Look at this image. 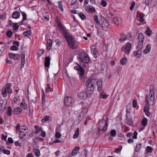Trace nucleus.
Returning <instances> with one entry per match:
<instances>
[{
  "mask_svg": "<svg viewBox=\"0 0 157 157\" xmlns=\"http://www.w3.org/2000/svg\"><path fill=\"white\" fill-rule=\"evenodd\" d=\"M96 81V79L95 78H89L86 81L87 87L85 91L79 93L78 94V97L81 99H84L92 95L97 87Z\"/></svg>",
  "mask_w": 157,
  "mask_h": 157,
  "instance_id": "obj_1",
  "label": "nucleus"
},
{
  "mask_svg": "<svg viewBox=\"0 0 157 157\" xmlns=\"http://www.w3.org/2000/svg\"><path fill=\"white\" fill-rule=\"evenodd\" d=\"M81 65L84 67H86L90 60L88 55L84 52H81L79 56Z\"/></svg>",
  "mask_w": 157,
  "mask_h": 157,
  "instance_id": "obj_2",
  "label": "nucleus"
},
{
  "mask_svg": "<svg viewBox=\"0 0 157 157\" xmlns=\"http://www.w3.org/2000/svg\"><path fill=\"white\" fill-rule=\"evenodd\" d=\"M108 120L106 117H104L101 123L99 124L98 134L99 135L103 134L105 132L107 128Z\"/></svg>",
  "mask_w": 157,
  "mask_h": 157,
  "instance_id": "obj_3",
  "label": "nucleus"
},
{
  "mask_svg": "<svg viewBox=\"0 0 157 157\" xmlns=\"http://www.w3.org/2000/svg\"><path fill=\"white\" fill-rule=\"evenodd\" d=\"M65 38L68 43L69 47L72 49H75L78 43L76 42L75 39L71 35H66Z\"/></svg>",
  "mask_w": 157,
  "mask_h": 157,
  "instance_id": "obj_4",
  "label": "nucleus"
},
{
  "mask_svg": "<svg viewBox=\"0 0 157 157\" xmlns=\"http://www.w3.org/2000/svg\"><path fill=\"white\" fill-rule=\"evenodd\" d=\"M97 82V86L98 90L100 93V95L99 96L100 98H106L107 97V95L106 94H103L102 93V82L101 79H99L97 80L96 79Z\"/></svg>",
  "mask_w": 157,
  "mask_h": 157,
  "instance_id": "obj_5",
  "label": "nucleus"
},
{
  "mask_svg": "<svg viewBox=\"0 0 157 157\" xmlns=\"http://www.w3.org/2000/svg\"><path fill=\"white\" fill-rule=\"evenodd\" d=\"M155 97L154 96V93L151 91L149 95H146L145 98L146 103L150 105H152L154 104Z\"/></svg>",
  "mask_w": 157,
  "mask_h": 157,
  "instance_id": "obj_6",
  "label": "nucleus"
},
{
  "mask_svg": "<svg viewBox=\"0 0 157 157\" xmlns=\"http://www.w3.org/2000/svg\"><path fill=\"white\" fill-rule=\"evenodd\" d=\"M132 45L128 42L123 46L121 48L122 52H124L127 55H128L131 49Z\"/></svg>",
  "mask_w": 157,
  "mask_h": 157,
  "instance_id": "obj_7",
  "label": "nucleus"
},
{
  "mask_svg": "<svg viewBox=\"0 0 157 157\" xmlns=\"http://www.w3.org/2000/svg\"><path fill=\"white\" fill-rule=\"evenodd\" d=\"M100 25L103 30L108 28L109 25V22L104 18L102 19L100 21Z\"/></svg>",
  "mask_w": 157,
  "mask_h": 157,
  "instance_id": "obj_8",
  "label": "nucleus"
},
{
  "mask_svg": "<svg viewBox=\"0 0 157 157\" xmlns=\"http://www.w3.org/2000/svg\"><path fill=\"white\" fill-rule=\"evenodd\" d=\"M74 99L70 97H67L64 98V102L66 106H69L74 103Z\"/></svg>",
  "mask_w": 157,
  "mask_h": 157,
  "instance_id": "obj_9",
  "label": "nucleus"
},
{
  "mask_svg": "<svg viewBox=\"0 0 157 157\" xmlns=\"http://www.w3.org/2000/svg\"><path fill=\"white\" fill-rule=\"evenodd\" d=\"M74 69L78 71V73L80 76H83L84 73V70L83 68L80 66L75 67Z\"/></svg>",
  "mask_w": 157,
  "mask_h": 157,
  "instance_id": "obj_10",
  "label": "nucleus"
},
{
  "mask_svg": "<svg viewBox=\"0 0 157 157\" xmlns=\"http://www.w3.org/2000/svg\"><path fill=\"white\" fill-rule=\"evenodd\" d=\"M25 53L24 51L22 52L21 56V66L23 67L25 63Z\"/></svg>",
  "mask_w": 157,
  "mask_h": 157,
  "instance_id": "obj_11",
  "label": "nucleus"
},
{
  "mask_svg": "<svg viewBox=\"0 0 157 157\" xmlns=\"http://www.w3.org/2000/svg\"><path fill=\"white\" fill-rule=\"evenodd\" d=\"M85 10L86 12L90 13L94 12L95 11V8L91 6H89L86 7Z\"/></svg>",
  "mask_w": 157,
  "mask_h": 157,
  "instance_id": "obj_12",
  "label": "nucleus"
},
{
  "mask_svg": "<svg viewBox=\"0 0 157 157\" xmlns=\"http://www.w3.org/2000/svg\"><path fill=\"white\" fill-rule=\"evenodd\" d=\"M9 56L10 58H12L14 59L18 60L20 57V55L14 53H9Z\"/></svg>",
  "mask_w": 157,
  "mask_h": 157,
  "instance_id": "obj_13",
  "label": "nucleus"
},
{
  "mask_svg": "<svg viewBox=\"0 0 157 157\" xmlns=\"http://www.w3.org/2000/svg\"><path fill=\"white\" fill-rule=\"evenodd\" d=\"M113 21L114 24L118 25L120 23L122 22V21L120 18L118 17H115L113 18Z\"/></svg>",
  "mask_w": 157,
  "mask_h": 157,
  "instance_id": "obj_14",
  "label": "nucleus"
},
{
  "mask_svg": "<svg viewBox=\"0 0 157 157\" xmlns=\"http://www.w3.org/2000/svg\"><path fill=\"white\" fill-rule=\"evenodd\" d=\"M22 111V109L20 107H16L14 108L13 110V113L15 114H18L21 113Z\"/></svg>",
  "mask_w": 157,
  "mask_h": 157,
  "instance_id": "obj_15",
  "label": "nucleus"
},
{
  "mask_svg": "<svg viewBox=\"0 0 157 157\" xmlns=\"http://www.w3.org/2000/svg\"><path fill=\"white\" fill-rule=\"evenodd\" d=\"M9 21L10 22L9 23V25L10 26H12L14 29L17 30L18 29L19 26L18 25L17 23H14L10 21Z\"/></svg>",
  "mask_w": 157,
  "mask_h": 157,
  "instance_id": "obj_16",
  "label": "nucleus"
},
{
  "mask_svg": "<svg viewBox=\"0 0 157 157\" xmlns=\"http://www.w3.org/2000/svg\"><path fill=\"white\" fill-rule=\"evenodd\" d=\"M50 58L49 57H46L45 58L44 66L46 67H48L50 64Z\"/></svg>",
  "mask_w": 157,
  "mask_h": 157,
  "instance_id": "obj_17",
  "label": "nucleus"
},
{
  "mask_svg": "<svg viewBox=\"0 0 157 157\" xmlns=\"http://www.w3.org/2000/svg\"><path fill=\"white\" fill-rule=\"evenodd\" d=\"M80 149V148L79 147H76L75 148L73 149L72 152V155L73 156H75L76 155L78 151H79Z\"/></svg>",
  "mask_w": 157,
  "mask_h": 157,
  "instance_id": "obj_18",
  "label": "nucleus"
},
{
  "mask_svg": "<svg viewBox=\"0 0 157 157\" xmlns=\"http://www.w3.org/2000/svg\"><path fill=\"white\" fill-rule=\"evenodd\" d=\"M141 51L137 50L134 51L133 53V55L138 58H140L141 56Z\"/></svg>",
  "mask_w": 157,
  "mask_h": 157,
  "instance_id": "obj_19",
  "label": "nucleus"
},
{
  "mask_svg": "<svg viewBox=\"0 0 157 157\" xmlns=\"http://www.w3.org/2000/svg\"><path fill=\"white\" fill-rule=\"evenodd\" d=\"M20 16V13L18 11H15L12 14V17L15 19L19 18Z\"/></svg>",
  "mask_w": 157,
  "mask_h": 157,
  "instance_id": "obj_20",
  "label": "nucleus"
},
{
  "mask_svg": "<svg viewBox=\"0 0 157 157\" xmlns=\"http://www.w3.org/2000/svg\"><path fill=\"white\" fill-rule=\"evenodd\" d=\"M127 39V36L124 34H121L120 35V38L119 40V41L120 42H123Z\"/></svg>",
  "mask_w": 157,
  "mask_h": 157,
  "instance_id": "obj_21",
  "label": "nucleus"
},
{
  "mask_svg": "<svg viewBox=\"0 0 157 157\" xmlns=\"http://www.w3.org/2000/svg\"><path fill=\"white\" fill-rule=\"evenodd\" d=\"M20 106L25 110L27 108V105L25 104L24 99H22V102L20 104Z\"/></svg>",
  "mask_w": 157,
  "mask_h": 157,
  "instance_id": "obj_22",
  "label": "nucleus"
},
{
  "mask_svg": "<svg viewBox=\"0 0 157 157\" xmlns=\"http://www.w3.org/2000/svg\"><path fill=\"white\" fill-rule=\"evenodd\" d=\"M5 104L2 101H0V110L2 111H4L6 109V107L5 106Z\"/></svg>",
  "mask_w": 157,
  "mask_h": 157,
  "instance_id": "obj_23",
  "label": "nucleus"
},
{
  "mask_svg": "<svg viewBox=\"0 0 157 157\" xmlns=\"http://www.w3.org/2000/svg\"><path fill=\"white\" fill-rule=\"evenodd\" d=\"M151 48V46L149 45H147L143 51V53L144 54H147L148 53L150 52Z\"/></svg>",
  "mask_w": 157,
  "mask_h": 157,
  "instance_id": "obj_24",
  "label": "nucleus"
},
{
  "mask_svg": "<svg viewBox=\"0 0 157 157\" xmlns=\"http://www.w3.org/2000/svg\"><path fill=\"white\" fill-rule=\"evenodd\" d=\"M138 38L139 42H143L144 40V37L143 34L141 33H139Z\"/></svg>",
  "mask_w": 157,
  "mask_h": 157,
  "instance_id": "obj_25",
  "label": "nucleus"
},
{
  "mask_svg": "<svg viewBox=\"0 0 157 157\" xmlns=\"http://www.w3.org/2000/svg\"><path fill=\"white\" fill-rule=\"evenodd\" d=\"M143 42H138L136 47V49L137 50L141 51V50L143 47Z\"/></svg>",
  "mask_w": 157,
  "mask_h": 157,
  "instance_id": "obj_26",
  "label": "nucleus"
},
{
  "mask_svg": "<svg viewBox=\"0 0 157 157\" xmlns=\"http://www.w3.org/2000/svg\"><path fill=\"white\" fill-rule=\"evenodd\" d=\"M52 45V42L51 39L48 40H47V48L48 50L51 49Z\"/></svg>",
  "mask_w": 157,
  "mask_h": 157,
  "instance_id": "obj_27",
  "label": "nucleus"
},
{
  "mask_svg": "<svg viewBox=\"0 0 157 157\" xmlns=\"http://www.w3.org/2000/svg\"><path fill=\"white\" fill-rule=\"evenodd\" d=\"M144 112L145 113V115L147 117L150 115V113L149 112L148 109L147 107L145 106L144 108Z\"/></svg>",
  "mask_w": 157,
  "mask_h": 157,
  "instance_id": "obj_28",
  "label": "nucleus"
},
{
  "mask_svg": "<svg viewBox=\"0 0 157 157\" xmlns=\"http://www.w3.org/2000/svg\"><path fill=\"white\" fill-rule=\"evenodd\" d=\"M127 60V58L124 57L122 58L120 61L121 64L123 65H125L126 64Z\"/></svg>",
  "mask_w": 157,
  "mask_h": 157,
  "instance_id": "obj_29",
  "label": "nucleus"
},
{
  "mask_svg": "<svg viewBox=\"0 0 157 157\" xmlns=\"http://www.w3.org/2000/svg\"><path fill=\"white\" fill-rule=\"evenodd\" d=\"M32 34V32L31 30H28L26 31L23 33L24 35L28 37H29V36L31 35Z\"/></svg>",
  "mask_w": 157,
  "mask_h": 157,
  "instance_id": "obj_30",
  "label": "nucleus"
},
{
  "mask_svg": "<svg viewBox=\"0 0 157 157\" xmlns=\"http://www.w3.org/2000/svg\"><path fill=\"white\" fill-rule=\"evenodd\" d=\"M35 128L36 129V130L35 131L34 133L36 134H38L40 131H42V128L39 127L38 125H36L35 126Z\"/></svg>",
  "mask_w": 157,
  "mask_h": 157,
  "instance_id": "obj_31",
  "label": "nucleus"
},
{
  "mask_svg": "<svg viewBox=\"0 0 157 157\" xmlns=\"http://www.w3.org/2000/svg\"><path fill=\"white\" fill-rule=\"evenodd\" d=\"M79 135V129L78 128H77L76 130L75 131V133L74 134L73 137L74 139L77 138Z\"/></svg>",
  "mask_w": 157,
  "mask_h": 157,
  "instance_id": "obj_32",
  "label": "nucleus"
},
{
  "mask_svg": "<svg viewBox=\"0 0 157 157\" xmlns=\"http://www.w3.org/2000/svg\"><path fill=\"white\" fill-rule=\"evenodd\" d=\"M148 120L146 117H144L142 121V124L144 126H145L147 124Z\"/></svg>",
  "mask_w": 157,
  "mask_h": 157,
  "instance_id": "obj_33",
  "label": "nucleus"
},
{
  "mask_svg": "<svg viewBox=\"0 0 157 157\" xmlns=\"http://www.w3.org/2000/svg\"><path fill=\"white\" fill-rule=\"evenodd\" d=\"M92 49H93L92 48L91 53H92V55H93L94 57V58H96V57H97V49L96 48H93V50Z\"/></svg>",
  "mask_w": 157,
  "mask_h": 157,
  "instance_id": "obj_34",
  "label": "nucleus"
},
{
  "mask_svg": "<svg viewBox=\"0 0 157 157\" xmlns=\"http://www.w3.org/2000/svg\"><path fill=\"white\" fill-rule=\"evenodd\" d=\"M145 33L148 36H150L152 34V31L149 27L147 28V30L145 31Z\"/></svg>",
  "mask_w": 157,
  "mask_h": 157,
  "instance_id": "obj_35",
  "label": "nucleus"
},
{
  "mask_svg": "<svg viewBox=\"0 0 157 157\" xmlns=\"http://www.w3.org/2000/svg\"><path fill=\"white\" fill-rule=\"evenodd\" d=\"M12 109L11 106H9L7 112V114L8 116H11L12 114Z\"/></svg>",
  "mask_w": 157,
  "mask_h": 157,
  "instance_id": "obj_36",
  "label": "nucleus"
},
{
  "mask_svg": "<svg viewBox=\"0 0 157 157\" xmlns=\"http://www.w3.org/2000/svg\"><path fill=\"white\" fill-rule=\"evenodd\" d=\"M78 15L80 18L84 20L86 19V17L85 15L82 13H78Z\"/></svg>",
  "mask_w": 157,
  "mask_h": 157,
  "instance_id": "obj_37",
  "label": "nucleus"
},
{
  "mask_svg": "<svg viewBox=\"0 0 157 157\" xmlns=\"http://www.w3.org/2000/svg\"><path fill=\"white\" fill-rule=\"evenodd\" d=\"M141 144L140 143L139 144H137L136 145V147L135 148L136 151L138 152L140 150V147H141Z\"/></svg>",
  "mask_w": 157,
  "mask_h": 157,
  "instance_id": "obj_38",
  "label": "nucleus"
},
{
  "mask_svg": "<svg viewBox=\"0 0 157 157\" xmlns=\"http://www.w3.org/2000/svg\"><path fill=\"white\" fill-rule=\"evenodd\" d=\"M19 132L20 133V139H22L24 137H25L26 136L27 133L24 134L23 133V131H19Z\"/></svg>",
  "mask_w": 157,
  "mask_h": 157,
  "instance_id": "obj_39",
  "label": "nucleus"
},
{
  "mask_svg": "<svg viewBox=\"0 0 157 157\" xmlns=\"http://www.w3.org/2000/svg\"><path fill=\"white\" fill-rule=\"evenodd\" d=\"M35 155L37 157H39L40 155V151L39 149H36L35 150Z\"/></svg>",
  "mask_w": 157,
  "mask_h": 157,
  "instance_id": "obj_40",
  "label": "nucleus"
},
{
  "mask_svg": "<svg viewBox=\"0 0 157 157\" xmlns=\"http://www.w3.org/2000/svg\"><path fill=\"white\" fill-rule=\"evenodd\" d=\"M12 84L11 83H7L4 89H6V90L7 91L10 88Z\"/></svg>",
  "mask_w": 157,
  "mask_h": 157,
  "instance_id": "obj_41",
  "label": "nucleus"
},
{
  "mask_svg": "<svg viewBox=\"0 0 157 157\" xmlns=\"http://www.w3.org/2000/svg\"><path fill=\"white\" fill-rule=\"evenodd\" d=\"M143 14L140 13L139 15V17H140L139 21L141 22H143L144 21V19L143 18Z\"/></svg>",
  "mask_w": 157,
  "mask_h": 157,
  "instance_id": "obj_42",
  "label": "nucleus"
},
{
  "mask_svg": "<svg viewBox=\"0 0 157 157\" xmlns=\"http://www.w3.org/2000/svg\"><path fill=\"white\" fill-rule=\"evenodd\" d=\"M21 13L22 14V16H23V20L25 21L27 19L26 17L27 15L26 14L23 12H21Z\"/></svg>",
  "mask_w": 157,
  "mask_h": 157,
  "instance_id": "obj_43",
  "label": "nucleus"
},
{
  "mask_svg": "<svg viewBox=\"0 0 157 157\" xmlns=\"http://www.w3.org/2000/svg\"><path fill=\"white\" fill-rule=\"evenodd\" d=\"M58 4L59 5L58 7L62 11H63V10L62 7V2L61 1H59L58 2Z\"/></svg>",
  "mask_w": 157,
  "mask_h": 157,
  "instance_id": "obj_44",
  "label": "nucleus"
},
{
  "mask_svg": "<svg viewBox=\"0 0 157 157\" xmlns=\"http://www.w3.org/2000/svg\"><path fill=\"white\" fill-rule=\"evenodd\" d=\"M94 20L99 25L100 24V22L98 20V16L96 15H95L94 16Z\"/></svg>",
  "mask_w": 157,
  "mask_h": 157,
  "instance_id": "obj_45",
  "label": "nucleus"
},
{
  "mask_svg": "<svg viewBox=\"0 0 157 157\" xmlns=\"http://www.w3.org/2000/svg\"><path fill=\"white\" fill-rule=\"evenodd\" d=\"M10 49L13 51H17L18 50V48L16 47L15 45H13L11 47Z\"/></svg>",
  "mask_w": 157,
  "mask_h": 157,
  "instance_id": "obj_46",
  "label": "nucleus"
},
{
  "mask_svg": "<svg viewBox=\"0 0 157 157\" xmlns=\"http://www.w3.org/2000/svg\"><path fill=\"white\" fill-rule=\"evenodd\" d=\"M116 132L114 129H113L111 130L110 132V135L112 137H114L116 135Z\"/></svg>",
  "mask_w": 157,
  "mask_h": 157,
  "instance_id": "obj_47",
  "label": "nucleus"
},
{
  "mask_svg": "<svg viewBox=\"0 0 157 157\" xmlns=\"http://www.w3.org/2000/svg\"><path fill=\"white\" fill-rule=\"evenodd\" d=\"M12 33L11 31L9 30L7 31L6 33V36L9 37H10L12 36Z\"/></svg>",
  "mask_w": 157,
  "mask_h": 157,
  "instance_id": "obj_48",
  "label": "nucleus"
},
{
  "mask_svg": "<svg viewBox=\"0 0 157 157\" xmlns=\"http://www.w3.org/2000/svg\"><path fill=\"white\" fill-rule=\"evenodd\" d=\"M7 91L6 89H4L2 91V93L3 96L4 97H6L7 95Z\"/></svg>",
  "mask_w": 157,
  "mask_h": 157,
  "instance_id": "obj_49",
  "label": "nucleus"
},
{
  "mask_svg": "<svg viewBox=\"0 0 157 157\" xmlns=\"http://www.w3.org/2000/svg\"><path fill=\"white\" fill-rule=\"evenodd\" d=\"M43 16L44 18L47 21L49 20V15L48 13H45L44 14Z\"/></svg>",
  "mask_w": 157,
  "mask_h": 157,
  "instance_id": "obj_50",
  "label": "nucleus"
},
{
  "mask_svg": "<svg viewBox=\"0 0 157 157\" xmlns=\"http://www.w3.org/2000/svg\"><path fill=\"white\" fill-rule=\"evenodd\" d=\"M52 91V90L51 88L50 85L48 84V86L45 90L46 92H48Z\"/></svg>",
  "mask_w": 157,
  "mask_h": 157,
  "instance_id": "obj_51",
  "label": "nucleus"
},
{
  "mask_svg": "<svg viewBox=\"0 0 157 157\" xmlns=\"http://www.w3.org/2000/svg\"><path fill=\"white\" fill-rule=\"evenodd\" d=\"M135 2H132L131 3V5L130 7V10L132 11V10L134 8V7L135 6Z\"/></svg>",
  "mask_w": 157,
  "mask_h": 157,
  "instance_id": "obj_52",
  "label": "nucleus"
},
{
  "mask_svg": "<svg viewBox=\"0 0 157 157\" xmlns=\"http://www.w3.org/2000/svg\"><path fill=\"white\" fill-rule=\"evenodd\" d=\"M147 151L148 152H151L152 151V148L150 146H147L146 147Z\"/></svg>",
  "mask_w": 157,
  "mask_h": 157,
  "instance_id": "obj_53",
  "label": "nucleus"
},
{
  "mask_svg": "<svg viewBox=\"0 0 157 157\" xmlns=\"http://www.w3.org/2000/svg\"><path fill=\"white\" fill-rule=\"evenodd\" d=\"M6 13H4L2 14H0V18L2 19H6Z\"/></svg>",
  "mask_w": 157,
  "mask_h": 157,
  "instance_id": "obj_54",
  "label": "nucleus"
},
{
  "mask_svg": "<svg viewBox=\"0 0 157 157\" xmlns=\"http://www.w3.org/2000/svg\"><path fill=\"white\" fill-rule=\"evenodd\" d=\"M49 118L50 117L49 116H45V117H44V119H42V121L43 122H44L47 121L49 120Z\"/></svg>",
  "mask_w": 157,
  "mask_h": 157,
  "instance_id": "obj_55",
  "label": "nucleus"
},
{
  "mask_svg": "<svg viewBox=\"0 0 157 157\" xmlns=\"http://www.w3.org/2000/svg\"><path fill=\"white\" fill-rule=\"evenodd\" d=\"M61 136V133L59 132H57L56 133V137L57 138H60Z\"/></svg>",
  "mask_w": 157,
  "mask_h": 157,
  "instance_id": "obj_56",
  "label": "nucleus"
},
{
  "mask_svg": "<svg viewBox=\"0 0 157 157\" xmlns=\"http://www.w3.org/2000/svg\"><path fill=\"white\" fill-rule=\"evenodd\" d=\"M3 44V45L2 46V49H0V51L2 52V51H4V50L6 48V46L2 42L0 43V44Z\"/></svg>",
  "mask_w": 157,
  "mask_h": 157,
  "instance_id": "obj_57",
  "label": "nucleus"
},
{
  "mask_svg": "<svg viewBox=\"0 0 157 157\" xmlns=\"http://www.w3.org/2000/svg\"><path fill=\"white\" fill-rule=\"evenodd\" d=\"M27 129H28V128L27 127L25 126H21L19 131H23V130L25 131Z\"/></svg>",
  "mask_w": 157,
  "mask_h": 157,
  "instance_id": "obj_58",
  "label": "nucleus"
},
{
  "mask_svg": "<svg viewBox=\"0 0 157 157\" xmlns=\"http://www.w3.org/2000/svg\"><path fill=\"white\" fill-rule=\"evenodd\" d=\"M132 105L133 108H135L137 105V101L136 100H133L132 101Z\"/></svg>",
  "mask_w": 157,
  "mask_h": 157,
  "instance_id": "obj_59",
  "label": "nucleus"
},
{
  "mask_svg": "<svg viewBox=\"0 0 157 157\" xmlns=\"http://www.w3.org/2000/svg\"><path fill=\"white\" fill-rule=\"evenodd\" d=\"M137 132L136 131H135L133 133V135L132 136V138L133 139H137Z\"/></svg>",
  "mask_w": 157,
  "mask_h": 157,
  "instance_id": "obj_60",
  "label": "nucleus"
},
{
  "mask_svg": "<svg viewBox=\"0 0 157 157\" xmlns=\"http://www.w3.org/2000/svg\"><path fill=\"white\" fill-rule=\"evenodd\" d=\"M2 136L1 138L2 140H3L6 141V138L7 137V136H5L3 134H2L1 136Z\"/></svg>",
  "mask_w": 157,
  "mask_h": 157,
  "instance_id": "obj_61",
  "label": "nucleus"
},
{
  "mask_svg": "<svg viewBox=\"0 0 157 157\" xmlns=\"http://www.w3.org/2000/svg\"><path fill=\"white\" fill-rule=\"evenodd\" d=\"M3 153L5 154H7L8 155L10 154V151L9 150H6L4 149L3 150Z\"/></svg>",
  "mask_w": 157,
  "mask_h": 157,
  "instance_id": "obj_62",
  "label": "nucleus"
},
{
  "mask_svg": "<svg viewBox=\"0 0 157 157\" xmlns=\"http://www.w3.org/2000/svg\"><path fill=\"white\" fill-rule=\"evenodd\" d=\"M101 4L103 7H105L106 6L107 3L106 1L102 0L101 1Z\"/></svg>",
  "mask_w": 157,
  "mask_h": 157,
  "instance_id": "obj_63",
  "label": "nucleus"
},
{
  "mask_svg": "<svg viewBox=\"0 0 157 157\" xmlns=\"http://www.w3.org/2000/svg\"><path fill=\"white\" fill-rule=\"evenodd\" d=\"M42 132L41 133V136L43 137H45L46 136V133L44 131H41Z\"/></svg>",
  "mask_w": 157,
  "mask_h": 157,
  "instance_id": "obj_64",
  "label": "nucleus"
}]
</instances>
